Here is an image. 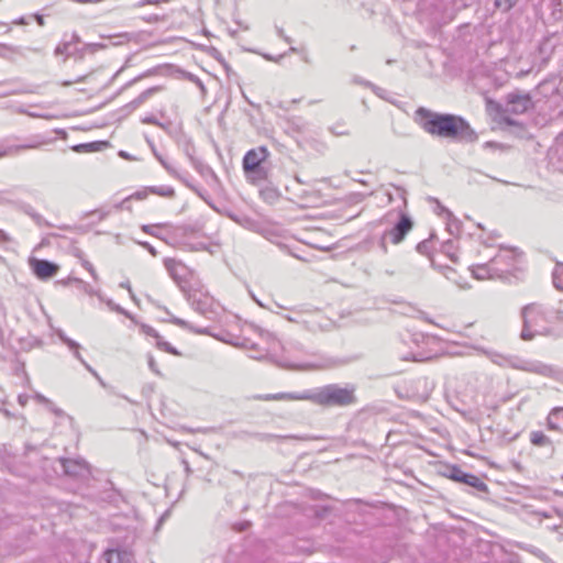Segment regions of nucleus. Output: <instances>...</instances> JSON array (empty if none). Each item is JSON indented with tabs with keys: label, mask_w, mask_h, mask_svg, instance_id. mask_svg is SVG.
Returning a JSON list of instances; mask_svg holds the SVG:
<instances>
[{
	"label": "nucleus",
	"mask_w": 563,
	"mask_h": 563,
	"mask_svg": "<svg viewBox=\"0 0 563 563\" xmlns=\"http://www.w3.org/2000/svg\"><path fill=\"white\" fill-rule=\"evenodd\" d=\"M356 387L353 384H328L299 393H280L272 396L275 400H308L325 408H344L357 402Z\"/></svg>",
	"instance_id": "f257e3e1"
},
{
	"label": "nucleus",
	"mask_w": 563,
	"mask_h": 563,
	"mask_svg": "<svg viewBox=\"0 0 563 563\" xmlns=\"http://www.w3.org/2000/svg\"><path fill=\"white\" fill-rule=\"evenodd\" d=\"M554 312L540 305L529 303L521 308L522 329L520 339L531 341L536 336H547L552 334V322Z\"/></svg>",
	"instance_id": "f03ea898"
},
{
	"label": "nucleus",
	"mask_w": 563,
	"mask_h": 563,
	"mask_svg": "<svg viewBox=\"0 0 563 563\" xmlns=\"http://www.w3.org/2000/svg\"><path fill=\"white\" fill-rule=\"evenodd\" d=\"M451 113H439L426 108L416 111V121L432 136L444 139L451 120Z\"/></svg>",
	"instance_id": "7ed1b4c3"
},
{
	"label": "nucleus",
	"mask_w": 563,
	"mask_h": 563,
	"mask_svg": "<svg viewBox=\"0 0 563 563\" xmlns=\"http://www.w3.org/2000/svg\"><path fill=\"white\" fill-rule=\"evenodd\" d=\"M514 253L509 250H499V252L487 263L475 264L471 267L472 275L476 279L501 278L507 268L500 267L501 260H511Z\"/></svg>",
	"instance_id": "20e7f679"
},
{
	"label": "nucleus",
	"mask_w": 563,
	"mask_h": 563,
	"mask_svg": "<svg viewBox=\"0 0 563 563\" xmlns=\"http://www.w3.org/2000/svg\"><path fill=\"white\" fill-rule=\"evenodd\" d=\"M80 43H81V40H80L79 35L76 33H73L70 35L69 40H64L62 43H59L56 46L54 54L56 56H59V55H64L66 57L74 56V57H78L79 59H81L86 53H95L99 48L103 47L102 44H97V43L85 44L81 47H79L78 45Z\"/></svg>",
	"instance_id": "39448f33"
},
{
	"label": "nucleus",
	"mask_w": 563,
	"mask_h": 563,
	"mask_svg": "<svg viewBox=\"0 0 563 563\" xmlns=\"http://www.w3.org/2000/svg\"><path fill=\"white\" fill-rule=\"evenodd\" d=\"M505 362L507 363V366L511 368L538 374L544 377H553L556 375V369L552 365L540 361L525 360L519 356H509L508 358H505Z\"/></svg>",
	"instance_id": "423d86ee"
},
{
	"label": "nucleus",
	"mask_w": 563,
	"mask_h": 563,
	"mask_svg": "<svg viewBox=\"0 0 563 563\" xmlns=\"http://www.w3.org/2000/svg\"><path fill=\"white\" fill-rule=\"evenodd\" d=\"M284 355L282 356L278 364L286 368L298 369V371H310L318 368V365L306 362L298 358L295 353H302V346L299 343H289L288 346H282Z\"/></svg>",
	"instance_id": "0eeeda50"
},
{
	"label": "nucleus",
	"mask_w": 563,
	"mask_h": 563,
	"mask_svg": "<svg viewBox=\"0 0 563 563\" xmlns=\"http://www.w3.org/2000/svg\"><path fill=\"white\" fill-rule=\"evenodd\" d=\"M477 137L476 132L464 118L452 114L444 139L472 141Z\"/></svg>",
	"instance_id": "6e6552de"
},
{
	"label": "nucleus",
	"mask_w": 563,
	"mask_h": 563,
	"mask_svg": "<svg viewBox=\"0 0 563 563\" xmlns=\"http://www.w3.org/2000/svg\"><path fill=\"white\" fill-rule=\"evenodd\" d=\"M188 301L192 309L207 319H214L217 316L216 302L211 296L202 291H191L188 294Z\"/></svg>",
	"instance_id": "1a4fd4ad"
},
{
	"label": "nucleus",
	"mask_w": 563,
	"mask_h": 563,
	"mask_svg": "<svg viewBox=\"0 0 563 563\" xmlns=\"http://www.w3.org/2000/svg\"><path fill=\"white\" fill-rule=\"evenodd\" d=\"M532 107V100L528 93L511 92L507 96V101L503 110L505 120L512 124L507 114H522Z\"/></svg>",
	"instance_id": "9d476101"
},
{
	"label": "nucleus",
	"mask_w": 563,
	"mask_h": 563,
	"mask_svg": "<svg viewBox=\"0 0 563 563\" xmlns=\"http://www.w3.org/2000/svg\"><path fill=\"white\" fill-rule=\"evenodd\" d=\"M150 192L162 196V197H173L175 195L174 189L169 186H161V187L153 186V187H148L143 190H139V191L134 192L133 195L129 196L128 198L122 200L120 203H118L115 206V208L117 209H123V208L130 209V206L128 205V202L131 199L143 200L148 196Z\"/></svg>",
	"instance_id": "9b49d317"
},
{
	"label": "nucleus",
	"mask_w": 563,
	"mask_h": 563,
	"mask_svg": "<svg viewBox=\"0 0 563 563\" xmlns=\"http://www.w3.org/2000/svg\"><path fill=\"white\" fill-rule=\"evenodd\" d=\"M448 477L476 488L478 492H487V485L476 475L463 472L459 466L449 470Z\"/></svg>",
	"instance_id": "f8f14e48"
},
{
	"label": "nucleus",
	"mask_w": 563,
	"mask_h": 563,
	"mask_svg": "<svg viewBox=\"0 0 563 563\" xmlns=\"http://www.w3.org/2000/svg\"><path fill=\"white\" fill-rule=\"evenodd\" d=\"M413 222L407 214L401 213L399 221L384 233L389 238L393 244H399L405 236L411 231Z\"/></svg>",
	"instance_id": "ddd939ff"
},
{
	"label": "nucleus",
	"mask_w": 563,
	"mask_h": 563,
	"mask_svg": "<svg viewBox=\"0 0 563 563\" xmlns=\"http://www.w3.org/2000/svg\"><path fill=\"white\" fill-rule=\"evenodd\" d=\"M63 471L66 475L79 478L88 475L89 465L82 459H60Z\"/></svg>",
	"instance_id": "4468645a"
},
{
	"label": "nucleus",
	"mask_w": 563,
	"mask_h": 563,
	"mask_svg": "<svg viewBox=\"0 0 563 563\" xmlns=\"http://www.w3.org/2000/svg\"><path fill=\"white\" fill-rule=\"evenodd\" d=\"M164 265L169 276L183 288V285L187 282V277L190 274L188 267L174 258H165Z\"/></svg>",
	"instance_id": "2eb2a0df"
},
{
	"label": "nucleus",
	"mask_w": 563,
	"mask_h": 563,
	"mask_svg": "<svg viewBox=\"0 0 563 563\" xmlns=\"http://www.w3.org/2000/svg\"><path fill=\"white\" fill-rule=\"evenodd\" d=\"M268 156V151L265 146H258L256 148L250 150L244 158H243V167L245 172L255 170L262 162H264Z\"/></svg>",
	"instance_id": "dca6fc26"
},
{
	"label": "nucleus",
	"mask_w": 563,
	"mask_h": 563,
	"mask_svg": "<svg viewBox=\"0 0 563 563\" xmlns=\"http://www.w3.org/2000/svg\"><path fill=\"white\" fill-rule=\"evenodd\" d=\"M33 273L40 279H48L56 275L58 265L46 260L33 258L30 261Z\"/></svg>",
	"instance_id": "f3484780"
},
{
	"label": "nucleus",
	"mask_w": 563,
	"mask_h": 563,
	"mask_svg": "<svg viewBox=\"0 0 563 563\" xmlns=\"http://www.w3.org/2000/svg\"><path fill=\"white\" fill-rule=\"evenodd\" d=\"M159 117L161 120H158V118L155 114H150L144 117L142 119V122L158 125L164 131H166L168 136L173 137L178 131V123L170 119H167L163 111H159Z\"/></svg>",
	"instance_id": "a211bd4d"
},
{
	"label": "nucleus",
	"mask_w": 563,
	"mask_h": 563,
	"mask_svg": "<svg viewBox=\"0 0 563 563\" xmlns=\"http://www.w3.org/2000/svg\"><path fill=\"white\" fill-rule=\"evenodd\" d=\"M162 90L161 86H154L151 87L143 92H141L135 99H133L131 102H129L125 108L129 111H134L135 109L143 106L145 102H147L155 93L159 92Z\"/></svg>",
	"instance_id": "6ab92c4d"
},
{
	"label": "nucleus",
	"mask_w": 563,
	"mask_h": 563,
	"mask_svg": "<svg viewBox=\"0 0 563 563\" xmlns=\"http://www.w3.org/2000/svg\"><path fill=\"white\" fill-rule=\"evenodd\" d=\"M130 553L120 550H108L103 558L107 563H126L130 561Z\"/></svg>",
	"instance_id": "aec40b11"
},
{
	"label": "nucleus",
	"mask_w": 563,
	"mask_h": 563,
	"mask_svg": "<svg viewBox=\"0 0 563 563\" xmlns=\"http://www.w3.org/2000/svg\"><path fill=\"white\" fill-rule=\"evenodd\" d=\"M109 143H77L71 146V151L76 153H93L102 151Z\"/></svg>",
	"instance_id": "412c9836"
},
{
	"label": "nucleus",
	"mask_w": 563,
	"mask_h": 563,
	"mask_svg": "<svg viewBox=\"0 0 563 563\" xmlns=\"http://www.w3.org/2000/svg\"><path fill=\"white\" fill-rule=\"evenodd\" d=\"M33 144H23V145H8L5 143H0V158L4 156L16 155L21 150L34 148Z\"/></svg>",
	"instance_id": "4be33fe9"
},
{
	"label": "nucleus",
	"mask_w": 563,
	"mask_h": 563,
	"mask_svg": "<svg viewBox=\"0 0 563 563\" xmlns=\"http://www.w3.org/2000/svg\"><path fill=\"white\" fill-rule=\"evenodd\" d=\"M530 440L533 445L537 446H545L551 443L549 437H547L542 431H533L530 434Z\"/></svg>",
	"instance_id": "5701e85b"
},
{
	"label": "nucleus",
	"mask_w": 563,
	"mask_h": 563,
	"mask_svg": "<svg viewBox=\"0 0 563 563\" xmlns=\"http://www.w3.org/2000/svg\"><path fill=\"white\" fill-rule=\"evenodd\" d=\"M285 318L295 323L303 324L307 329L313 331L316 329L314 324H310V321L303 318L302 313L296 312L294 314H287Z\"/></svg>",
	"instance_id": "b1692460"
},
{
	"label": "nucleus",
	"mask_w": 563,
	"mask_h": 563,
	"mask_svg": "<svg viewBox=\"0 0 563 563\" xmlns=\"http://www.w3.org/2000/svg\"><path fill=\"white\" fill-rule=\"evenodd\" d=\"M553 284L558 289L563 290V264H558L553 272Z\"/></svg>",
	"instance_id": "393cba45"
},
{
	"label": "nucleus",
	"mask_w": 563,
	"mask_h": 563,
	"mask_svg": "<svg viewBox=\"0 0 563 563\" xmlns=\"http://www.w3.org/2000/svg\"><path fill=\"white\" fill-rule=\"evenodd\" d=\"M172 323L178 325V327H181L184 329H189V330H192L195 331L196 333H208L207 329H195L192 325H190L186 320L184 319H180V318H177V317H173L170 319Z\"/></svg>",
	"instance_id": "a878e982"
},
{
	"label": "nucleus",
	"mask_w": 563,
	"mask_h": 563,
	"mask_svg": "<svg viewBox=\"0 0 563 563\" xmlns=\"http://www.w3.org/2000/svg\"><path fill=\"white\" fill-rule=\"evenodd\" d=\"M156 346L167 353L173 355H179L180 353L168 342L164 341L162 338L156 340Z\"/></svg>",
	"instance_id": "bb28decb"
},
{
	"label": "nucleus",
	"mask_w": 563,
	"mask_h": 563,
	"mask_svg": "<svg viewBox=\"0 0 563 563\" xmlns=\"http://www.w3.org/2000/svg\"><path fill=\"white\" fill-rule=\"evenodd\" d=\"M518 0H495L496 8L500 9L504 12L509 11Z\"/></svg>",
	"instance_id": "cd10ccee"
},
{
	"label": "nucleus",
	"mask_w": 563,
	"mask_h": 563,
	"mask_svg": "<svg viewBox=\"0 0 563 563\" xmlns=\"http://www.w3.org/2000/svg\"><path fill=\"white\" fill-rule=\"evenodd\" d=\"M484 353L496 364L500 365V366H507V363L505 362V358H508L509 356H504L501 354H498V353H494V352H486L484 351Z\"/></svg>",
	"instance_id": "c85d7f7f"
},
{
	"label": "nucleus",
	"mask_w": 563,
	"mask_h": 563,
	"mask_svg": "<svg viewBox=\"0 0 563 563\" xmlns=\"http://www.w3.org/2000/svg\"><path fill=\"white\" fill-rule=\"evenodd\" d=\"M508 250L514 253V257L511 260H501L499 262L500 267L507 268L505 274L510 272V269L515 266L516 260H517V253L515 252V250H512V249H508Z\"/></svg>",
	"instance_id": "c756f323"
},
{
	"label": "nucleus",
	"mask_w": 563,
	"mask_h": 563,
	"mask_svg": "<svg viewBox=\"0 0 563 563\" xmlns=\"http://www.w3.org/2000/svg\"><path fill=\"white\" fill-rule=\"evenodd\" d=\"M141 330L147 336L155 338L156 340H158L161 338L158 332L151 325L142 324Z\"/></svg>",
	"instance_id": "7c9ffc66"
},
{
	"label": "nucleus",
	"mask_w": 563,
	"mask_h": 563,
	"mask_svg": "<svg viewBox=\"0 0 563 563\" xmlns=\"http://www.w3.org/2000/svg\"><path fill=\"white\" fill-rule=\"evenodd\" d=\"M430 250H431V242L428 241V240H424V241L418 243V245H417V251L420 254L429 255L430 254Z\"/></svg>",
	"instance_id": "2f4dec72"
},
{
	"label": "nucleus",
	"mask_w": 563,
	"mask_h": 563,
	"mask_svg": "<svg viewBox=\"0 0 563 563\" xmlns=\"http://www.w3.org/2000/svg\"><path fill=\"white\" fill-rule=\"evenodd\" d=\"M556 420L558 417L556 416H553V410L550 411L549 416H548V427L552 430H559L560 427L559 424L556 423Z\"/></svg>",
	"instance_id": "473e14b6"
},
{
	"label": "nucleus",
	"mask_w": 563,
	"mask_h": 563,
	"mask_svg": "<svg viewBox=\"0 0 563 563\" xmlns=\"http://www.w3.org/2000/svg\"><path fill=\"white\" fill-rule=\"evenodd\" d=\"M58 336L68 347H79L77 342L67 338L62 331L58 332Z\"/></svg>",
	"instance_id": "72a5a7b5"
},
{
	"label": "nucleus",
	"mask_w": 563,
	"mask_h": 563,
	"mask_svg": "<svg viewBox=\"0 0 563 563\" xmlns=\"http://www.w3.org/2000/svg\"><path fill=\"white\" fill-rule=\"evenodd\" d=\"M170 1L172 0H141L137 5L139 7H143V5H147V4L157 5L161 3H168Z\"/></svg>",
	"instance_id": "f704fd0d"
},
{
	"label": "nucleus",
	"mask_w": 563,
	"mask_h": 563,
	"mask_svg": "<svg viewBox=\"0 0 563 563\" xmlns=\"http://www.w3.org/2000/svg\"><path fill=\"white\" fill-rule=\"evenodd\" d=\"M16 111L19 113H24V114H26L29 117H32V118H44V114L37 112L36 110L29 111V110H26L24 108H19Z\"/></svg>",
	"instance_id": "c9c22d12"
},
{
	"label": "nucleus",
	"mask_w": 563,
	"mask_h": 563,
	"mask_svg": "<svg viewBox=\"0 0 563 563\" xmlns=\"http://www.w3.org/2000/svg\"><path fill=\"white\" fill-rule=\"evenodd\" d=\"M147 364H148L150 369H151L153 373H155V374H157V375H159V374H161V372H159V369H158V366H157V363L155 362V360H154V357H153L152 355H148V356H147Z\"/></svg>",
	"instance_id": "e433bc0d"
},
{
	"label": "nucleus",
	"mask_w": 563,
	"mask_h": 563,
	"mask_svg": "<svg viewBox=\"0 0 563 563\" xmlns=\"http://www.w3.org/2000/svg\"><path fill=\"white\" fill-rule=\"evenodd\" d=\"M106 303L113 311H117V312L123 313V314L126 313L125 310L122 307H120L119 305L114 303L111 299L106 300Z\"/></svg>",
	"instance_id": "4c0bfd02"
},
{
	"label": "nucleus",
	"mask_w": 563,
	"mask_h": 563,
	"mask_svg": "<svg viewBox=\"0 0 563 563\" xmlns=\"http://www.w3.org/2000/svg\"><path fill=\"white\" fill-rule=\"evenodd\" d=\"M34 399L40 402V404H43L45 406H52V401L46 398L44 395L40 394V393H35L34 394Z\"/></svg>",
	"instance_id": "58836bf2"
},
{
	"label": "nucleus",
	"mask_w": 563,
	"mask_h": 563,
	"mask_svg": "<svg viewBox=\"0 0 563 563\" xmlns=\"http://www.w3.org/2000/svg\"><path fill=\"white\" fill-rule=\"evenodd\" d=\"M82 266L90 273V275L92 276L93 279L98 278L97 272L90 262L84 261Z\"/></svg>",
	"instance_id": "ea45409f"
},
{
	"label": "nucleus",
	"mask_w": 563,
	"mask_h": 563,
	"mask_svg": "<svg viewBox=\"0 0 563 563\" xmlns=\"http://www.w3.org/2000/svg\"><path fill=\"white\" fill-rule=\"evenodd\" d=\"M387 240H389L388 236H386V234L384 233L379 240V247L380 250L383 251V253H387L388 249H387Z\"/></svg>",
	"instance_id": "a19ab883"
},
{
	"label": "nucleus",
	"mask_w": 563,
	"mask_h": 563,
	"mask_svg": "<svg viewBox=\"0 0 563 563\" xmlns=\"http://www.w3.org/2000/svg\"><path fill=\"white\" fill-rule=\"evenodd\" d=\"M157 228V225H153V224H147V225H143L142 227V230L151 235H157V233L155 232V229Z\"/></svg>",
	"instance_id": "79ce46f5"
},
{
	"label": "nucleus",
	"mask_w": 563,
	"mask_h": 563,
	"mask_svg": "<svg viewBox=\"0 0 563 563\" xmlns=\"http://www.w3.org/2000/svg\"><path fill=\"white\" fill-rule=\"evenodd\" d=\"M77 282H78L80 285H82V289H84L87 294H89V295H95V294H96V292L93 291V289H92L88 284H86V283H84L82 280H79V279H77Z\"/></svg>",
	"instance_id": "37998d69"
},
{
	"label": "nucleus",
	"mask_w": 563,
	"mask_h": 563,
	"mask_svg": "<svg viewBox=\"0 0 563 563\" xmlns=\"http://www.w3.org/2000/svg\"><path fill=\"white\" fill-rule=\"evenodd\" d=\"M52 412H54L56 416H63L64 411L59 408H57L53 402L52 406H46Z\"/></svg>",
	"instance_id": "c03bdc74"
},
{
	"label": "nucleus",
	"mask_w": 563,
	"mask_h": 563,
	"mask_svg": "<svg viewBox=\"0 0 563 563\" xmlns=\"http://www.w3.org/2000/svg\"><path fill=\"white\" fill-rule=\"evenodd\" d=\"M52 412H54L56 416H63L64 411L59 408H57L53 402L52 406H46Z\"/></svg>",
	"instance_id": "a18cd8bd"
},
{
	"label": "nucleus",
	"mask_w": 563,
	"mask_h": 563,
	"mask_svg": "<svg viewBox=\"0 0 563 563\" xmlns=\"http://www.w3.org/2000/svg\"><path fill=\"white\" fill-rule=\"evenodd\" d=\"M81 364L93 375V377H98V373L85 360H81Z\"/></svg>",
	"instance_id": "49530a36"
},
{
	"label": "nucleus",
	"mask_w": 563,
	"mask_h": 563,
	"mask_svg": "<svg viewBox=\"0 0 563 563\" xmlns=\"http://www.w3.org/2000/svg\"><path fill=\"white\" fill-rule=\"evenodd\" d=\"M437 201V212L438 213H446L448 216H451V212L446 210L443 206L440 205L438 200Z\"/></svg>",
	"instance_id": "de8ad7c7"
},
{
	"label": "nucleus",
	"mask_w": 563,
	"mask_h": 563,
	"mask_svg": "<svg viewBox=\"0 0 563 563\" xmlns=\"http://www.w3.org/2000/svg\"><path fill=\"white\" fill-rule=\"evenodd\" d=\"M142 246L145 247L152 255L155 256L157 254L156 250L150 243L143 242Z\"/></svg>",
	"instance_id": "09e8293b"
},
{
	"label": "nucleus",
	"mask_w": 563,
	"mask_h": 563,
	"mask_svg": "<svg viewBox=\"0 0 563 563\" xmlns=\"http://www.w3.org/2000/svg\"><path fill=\"white\" fill-rule=\"evenodd\" d=\"M442 269V274L446 277V278H451L450 274H453L454 271L449 267V266H444V267H441Z\"/></svg>",
	"instance_id": "8fccbe9b"
},
{
	"label": "nucleus",
	"mask_w": 563,
	"mask_h": 563,
	"mask_svg": "<svg viewBox=\"0 0 563 563\" xmlns=\"http://www.w3.org/2000/svg\"><path fill=\"white\" fill-rule=\"evenodd\" d=\"M552 410H553V416H556L558 419H560V418L563 419V407H555Z\"/></svg>",
	"instance_id": "3c124183"
},
{
	"label": "nucleus",
	"mask_w": 563,
	"mask_h": 563,
	"mask_svg": "<svg viewBox=\"0 0 563 563\" xmlns=\"http://www.w3.org/2000/svg\"><path fill=\"white\" fill-rule=\"evenodd\" d=\"M10 241V236L3 231L0 230V243H7Z\"/></svg>",
	"instance_id": "603ef678"
},
{
	"label": "nucleus",
	"mask_w": 563,
	"mask_h": 563,
	"mask_svg": "<svg viewBox=\"0 0 563 563\" xmlns=\"http://www.w3.org/2000/svg\"><path fill=\"white\" fill-rule=\"evenodd\" d=\"M268 338L272 339V346L271 350L275 351L277 345H280V342L275 339L272 334H268Z\"/></svg>",
	"instance_id": "864d4df0"
},
{
	"label": "nucleus",
	"mask_w": 563,
	"mask_h": 563,
	"mask_svg": "<svg viewBox=\"0 0 563 563\" xmlns=\"http://www.w3.org/2000/svg\"><path fill=\"white\" fill-rule=\"evenodd\" d=\"M27 400H29L27 395H19V397H18V401L21 406H25Z\"/></svg>",
	"instance_id": "5fc2aeb1"
},
{
	"label": "nucleus",
	"mask_w": 563,
	"mask_h": 563,
	"mask_svg": "<svg viewBox=\"0 0 563 563\" xmlns=\"http://www.w3.org/2000/svg\"><path fill=\"white\" fill-rule=\"evenodd\" d=\"M276 438H279L278 435H273V434H258V439L262 440V441H266V440H271V439H276Z\"/></svg>",
	"instance_id": "6e6d98bb"
},
{
	"label": "nucleus",
	"mask_w": 563,
	"mask_h": 563,
	"mask_svg": "<svg viewBox=\"0 0 563 563\" xmlns=\"http://www.w3.org/2000/svg\"><path fill=\"white\" fill-rule=\"evenodd\" d=\"M69 349H70V350H73L74 355H75V357H76L77 360H79L80 362H81V360H84V358L81 357V354L79 353V347H69Z\"/></svg>",
	"instance_id": "4d7b16f0"
},
{
	"label": "nucleus",
	"mask_w": 563,
	"mask_h": 563,
	"mask_svg": "<svg viewBox=\"0 0 563 563\" xmlns=\"http://www.w3.org/2000/svg\"><path fill=\"white\" fill-rule=\"evenodd\" d=\"M119 156L125 159H132V157L124 151H120Z\"/></svg>",
	"instance_id": "13d9d810"
},
{
	"label": "nucleus",
	"mask_w": 563,
	"mask_h": 563,
	"mask_svg": "<svg viewBox=\"0 0 563 563\" xmlns=\"http://www.w3.org/2000/svg\"><path fill=\"white\" fill-rule=\"evenodd\" d=\"M120 287L126 288L129 290V292L132 294V289H131V286H130L129 282L121 283Z\"/></svg>",
	"instance_id": "bf43d9fd"
},
{
	"label": "nucleus",
	"mask_w": 563,
	"mask_h": 563,
	"mask_svg": "<svg viewBox=\"0 0 563 563\" xmlns=\"http://www.w3.org/2000/svg\"><path fill=\"white\" fill-rule=\"evenodd\" d=\"M402 360L405 361H409V360H413V361H420V358H417L415 355L412 354H408L406 356L402 357Z\"/></svg>",
	"instance_id": "052dcab7"
},
{
	"label": "nucleus",
	"mask_w": 563,
	"mask_h": 563,
	"mask_svg": "<svg viewBox=\"0 0 563 563\" xmlns=\"http://www.w3.org/2000/svg\"><path fill=\"white\" fill-rule=\"evenodd\" d=\"M278 34L279 36H282L286 42L290 43V38L288 36H286L283 32V30H278Z\"/></svg>",
	"instance_id": "680f3d73"
},
{
	"label": "nucleus",
	"mask_w": 563,
	"mask_h": 563,
	"mask_svg": "<svg viewBox=\"0 0 563 563\" xmlns=\"http://www.w3.org/2000/svg\"><path fill=\"white\" fill-rule=\"evenodd\" d=\"M82 78H84V77H78L77 79H75V80H74V82H79V81H81V80H82ZM71 84H73V81H65L63 85H64V86H69V85H71Z\"/></svg>",
	"instance_id": "e2e57ef3"
},
{
	"label": "nucleus",
	"mask_w": 563,
	"mask_h": 563,
	"mask_svg": "<svg viewBox=\"0 0 563 563\" xmlns=\"http://www.w3.org/2000/svg\"><path fill=\"white\" fill-rule=\"evenodd\" d=\"M485 146H486L487 148H497V143H490V142H487V143H485Z\"/></svg>",
	"instance_id": "0e129e2a"
},
{
	"label": "nucleus",
	"mask_w": 563,
	"mask_h": 563,
	"mask_svg": "<svg viewBox=\"0 0 563 563\" xmlns=\"http://www.w3.org/2000/svg\"><path fill=\"white\" fill-rule=\"evenodd\" d=\"M96 379L99 382V384L102 386V387H107V384L103 382V379L100 377V375L98 374V377H96Z\"/></svg>",
	"instance_id": "69168bd1"
},
{
	"label": "nucleus",
	"mask_w": 563,
	"mask_h": 563,
	"mask_svg": "<svg viewBox=\"0 0 563 563\" xmlns=\"http://www.w3.org/2000/svg\"><path fill=\"white\" fill-rule=\"evenodd\" d=\"M265 236L267 238V240L273 241V240H272V238H271V235H268V233H267Z\"/></svg>",
	"instance_id": "338daca9"
},
{
	"label": "nucleus",
	"mask_w": 563,
	"mask_h": 563,
	"mask_svg": "<svg viewBox=\"0 0 563 563\" xmlns=\"http://www.w3.org/2000/svg\"><path fill=\"white\" fill-rule=\"evenodd\" d=\"M562 478H563V475H562Z\"/></svg>",
	"instance_id": "774afa93"
}]
</instances>
